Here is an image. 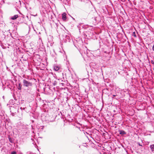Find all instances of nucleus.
<instances>
[{"label": "nucleus", "mask_w": 154, "mask_h": 154, "mask_svg": "<svg viewBox=\"0 0 154 154\" xmlns=\"http://www.w3.org/2000/svg\"><path fill=\"white\" fill-rule=\"evenodd\" d=\"M23 83L24 86L27 87H31L32 85V82H30L25 79L23 80Z\"/></svg>", "instance_id": "f257e3e1"}, {"label": "nucleus", "mask_w": 154, "mask_h": 154, "mask_svg": "<svg viewBox=\"0 0 154 154\" xmlns=\"http://www.w3.org/2000/svg\"><path fill=\"white\" fill-rule=\"evenodd\" d=\"M60 67L58 66L57 65H54V70L56 71H58L59 69H60Z\"/></svg>", "instance_id": "f03ea898"}, {"label": "nucleus", "mask_w": 154, "mask_h": 154, "mask_svg": "<svg viewBox=\"0 0 154 154\" xmlns=\"http://www.w3.org/2000/svg\"><path fill=\"white\" fill-rule=\"evenodd\" d=\"M62 19L63 20H65L66 19V14L65 13H63L62 14Z\"/></svg>", "instance_id": "7ed1b4c3"}, {"label": "nucleus", "mask_w": 154, "mask_h": 154, "mask_svg": "<svg viewBox=\"0 0 154 154\" xmlns=\"http://www.w3.org/2000/svg\"><path fill=\"white\" fill-rule=\"evenodd\" d=\"M150 148L151 149V151L154 152V144H152L150 146Z\"/></svg>", "instance_id": "20e7f679"}, {"label": "nucleus", "mask_w": 154, "mask_h": 154, "mask_svg": "<svg viewBox=\"0 0 154 154\" xmlns=\"http://www.w3.org/2000/svg\"><path fill=\"white\" fill-rule=\"evenodd\" d=\"M119 132L120 134H126V132L123 130H120Z\"/></svg>", "instance_id": "39448f33"}, {"label": "nucleus", "mask_w": 154, "mask_h": 154, "mask_svg": "<svg viewBox=\"0 0 154 154\" xmlns=\"http://www.w3.org/2000/svg\"><path fill=\"white\" fill-rule=\"evenodd\" d=\"M18 17V16L17 15H15L14 16L12 17L11 19L12 20H15Z\"/></svg>", "instance_id": "423d86ee"}, {"label": "nucleus", "mask_w": 154, "mask_h": 154, "mask_svg": "<svg viewBox=\"0 0 154 154\" xmlns=\"http://www.w3.org/2000/svg\"><path fill=\"white\" fill-rule=\"evenodd\" d=\"M65 38H66V41L67 40H69L70 39V37L68 35H66L65 36Z\"/></svg>", "instance_id": "0eeeda50"}, {"label": "nucleus", "mask_w": 154, "mask_h": 154, "mask_svg": "<svg viewBox=\"0 0 154 154\" xmlns=\"http://www.w3.org/2000/svg\"><path fill=\"white\" fill-rule=\"evenodd\" d=\"M21 84H19V86L18 88V89L20 90L21 88Z\"/></svg>", "instance_id": "6e6552de"}, {"label": "nucleus", "mask_w": 154, "mask_h": 154, "mask_svg": "<svg viewBox=\"0 0 154 154\" xmlns=\"http://www.w3.org/2000/svg\"><path fill=\"white\" fill-rule=\"evenodd\" d=\"M17 152H16L14 151L11 152V154H16Z\"/></svg>", "instance_id": "1a4fd4ad"}, {"label": "nucleus", "mask_w": 154, "mask_h": 154, "mask_svg": "<svg viewBox=\"0 0 154 154\" xmlns=\"http://www.w3.org/2000/svg\"><path fill=\"white\" fill-rule=\"evenodd\" d=\"M132 35H134V37H136V35L135 32H133Z\"/></svg>", "instance_id": "9d476101"}, {"label": "nucleus", "mask_w": 154, "mask_h": 154, "mask_svg": "<svg viewBox=\"0 0 154 154\" xmlns=\"http://www.w3.org/2000/svg\"><path fill=\"white\" fill-rule=\"evenodd\" d=\"M151 63L153 64H154V61L152 60L151 61Z\"/></svg>", "instance_id": "9b49d317"}, {"label": "nucleus", "mask_w": 154, "mask_h": 154, "mask_svg": "<svg viewBox=\"0 0 154 154\" xmlns=\"http://www.w3.org/2000/svg\"><path fill=\"white\" fill-rule=\"evenodd\" d=\"M48 121L50 122H53V120H48Z\"/></svg>", "instance_id": "f8f14e48"}, {"label": "nucleus", "mask_w": 154, "mask_h": 154, "mask_svg": "<svg viewBox=\"0 0 154 154\" xmlns=\"http://www.w3.org/2000/svg\"><path fill=\"white\" fill-rule=\"evenodd\" d=\"M152 49L153 51H154V45H153L152 47Z\"/></svg>", "instance_id": "ddd939ff"}, {"label": "nucleus", "mask_w": 154, "mask_h": 154, "mask_svg": "<svg viewBox=\"0 0 154 154\" xmlns=\"http://www.w3.org/2000/svg\"><path fill=\"white\" fill-rule=\"evenodd\" d=\"M9 141H10V142H11L12 143V141H11V140L10 139H9Z\"/></svg>", "instance_id": "4468645a"}, {"label": "nucleus", "mask_w": 154, "mask_h": 154, "mask_svg": "<svg viewBox=\"0 0 154 154\" xmlns=\"http://www.w3.org/2000/svg\"><path fill=\"white\" fill-rule=\"evenodd\" d=\"M115 96V95H113V96H114H114Z\"/></svg>", "instance_id": "2eb2a0df"}]
</instances>
